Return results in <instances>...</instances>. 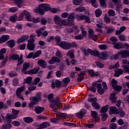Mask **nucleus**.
<instances>
[{
	"label": "nucleus",
	"instance_id": "obj_29",
	"mask_svg": "<svg viewBox=\"0 0 129 129\" xmlns=\"http://www.w3.org/2000/svg\"><path fill=\"white\" fill-rule=\"evenodd\" d=\"M15 119L16 118L14 116L13 114H7L6 117V119L7 120L8 122H11V119Z\"/></svg>",
	"mask_w": 129,
	"mask_h": 129
},
{
	"label": "nucleus",
	"instance_id": "obj_2",
	"mask_svg": "<svg viewBox=\"0 0 129 129\" xmlns=\"http://www.w3.org/2000/svg\"><path fill=\"white\" fill-rule=\"evenodd\" d=\"M30 67V63L29 62H25L23 63V70L21 71V72L24 73V74H37L38 72H39V70H40V68L37 67L36 68H34V69H31L27 72H25L27 71L28 70V68Z\"/></svg>",
	"mask_w": 129,
	"mask_h": 129
},
{
	"label": "nucleus",
	"instance_id": "obj_14",
	"mask_svg": "<svg viewBox=\"0 0 129 129\" xmlns=\"http://www.w3.org/2000/svg\"><path fill=\"white\" fill-rule=\"evenodd\" d=\"M97 89L98 93L99 94H103V93H104V90L102 89V85L101 83L98 84Z\"/></svg>",
	"mask_w": 129,
	"mask_h": 129
},
{
	"label": "nucleus",
	"instance_id": "obj_60",
	"mask_svg": "<svg viewBox=\"0 0 129 129\" xmlns=\"http://www.w3.org/2000/svg\"><path fill=\"white\" fill-rule=\"evenodd\" d=\"M82 0H73V4L76 6H79L81 4Z\"/></svg>",
	"mask_w": 129,
	"mask_h": 129
},
{
	"label": "nucleus",
	"instance_id": "obj_28",
	"mask_svg": "<svg viewBox=\"0 0 129 129\" xmlns=\"http://www.w3.org/2000/svg\"><path fill=\"white\" fill-rule=\"evenodd\" d=\"M112 88L114 89V90H115V91H121V90L122 89V86L113 85Z\"/></svg>",
	"mask_w": 129,
	"mask_h": 129
},
{
	"label": "nucleus",
	"instance_id": "obj_32",
	"mask_svg": "<svg viewBox=\"0 0 129 129\" xmlns=\"http://www.w3.org/2000/svg\"><path fill=\"white\" fill-rule=\"evenodd\" d=\"M23 120L26 122V123H30V122H33V121H34V119L30 117H26L24 118Z\"/></svg>",
	"mask_w": 129,
	"mask_h": 129
},
{
	"label": "nucleus",
	"instance_id": "obj_51",
	"mask_svg": "<svg viewBox=\"0 0 129 129\" xmlns=\"http://www.w3.org/2000/svg\"><path fill=\"white\" fill-rule=\"evenodd\" d=\"M109 17H114L115 16V12L112 10H110L108 12Z\"/></svg>",
	"mask_w": 129,
	"mask_h": 129
},
{
	"label": "nucleus",
	"instance_id": "obj_22",
	"mask_svg": "<svg viewBox=\"0 0 129 129\" xmlns=\"http://www.w3.org/2000/svg\"><path fill=\"white\" fill-rule=\"evenodd\" d=\"M85 74H86L85 72H82L81 73L79 74V75H78L79 77L77 79L78 82H81V81H82V80L84 79V75H85Z\"/></svg>",
	"mask_w": 129,
	"mask_h": 129
},
{
	"label": "nucleus",
	"instance_id": "obj_19",
	"mask_svg": "<svg viewBox=\"0 0 129 129\" xmlns=\"http://www.w3.org/2000/svg\"><path fill=\"white\" fill-rule=\"evenodd\" d=\"M113 45H114V48L115 49H123V44L122 43H113Z\"/></svg>",
	"mask_w": 129,
	"mask_h": 129
},
{
	"label": "nucleus",
	"instance_id": "obj_25",
	"mask_svg": "<svg viewBox=\"0 0 129 129\" xmlns=\"http://www.w3.org/2000/svg\"><path fill=\"white\" fill-rule=\"evenodd\" d=\"M110 111L114 114H118V113H119V111H118V110L116 109V107L114 106L110 107Z\"/></svg>",
	"mask_w": 129,
	"mask_h": 129
},
{
	"label": "nucleus",
	"instance_id": "obj_11",
	"mask_svg": "<svg viewBox=\"0 0 129 129\" xmlns=\"http://www.w3.org/2000/svg\"><path fill=\"white\" fill-rule=\"evenodd\" d=\"M118 55H121L122 58H126L129 56V51L128 50H121L117 53Z\"/></svg>",
	"mask_w": 129,
	"mask_h": 129
},
{
	"label": "nucleus",
	"instance_id": "obj_13",
	"mask_svg": "<svg viewBox=\"0 0 129 129\" xmlns=\"http://www.w3.org/2000/svg\"><path fill=\"white\" fill-rule=\"evenodd\" d=\"M85 114H86V110L82 109L79 113H77V116L79 117V118H83V116H84Z\"/></svg>",
	"mask_w": 129,
	"mask_h": 129
},
{
	"label": "nucleus",
	"instance_id": "obj_43",
	"mask_svg": "<svg viewBox=\"0 0 129 129\" xmlns=\"http://www.w3.org/2000/svg\"><path fill=\"white\" fill-rule=\"evenodd\" d=\"M20 112V111L18 110H16L15 109H12V113L13 114V116H14V118H17L19 115V113Z\"/></svg>",
	"mask_w": 129,
	"mask_h": 129
},
{
	"label": "nucleus",
	"instance_id": "obj_30",
	"mask_svg": "<svg viewBox=\"0 0 129 129\" xmlns=\"http://www.w3.org/2000/svg\"><path fill=\"white\" fill-rule=\"evenodd\" d=\"M92 106L95 108V109H100V104L97 102H94L92 103Z\"/></svg>",
	"mask_w": 129,
	"mask_h": 129
},
{
	"label": "nucleus",
	"instance_id": "obj_61",
	"mask_svg": "<svg viewBox=\"0 0 129 129\" xmlns=\"http://www.w3.org/2000/svg\"><path fill=\"white\" fill-rule=\"evenodd\" d=\"M41 81L40 78L38 77L34 79V82L32 83V85H37L39 82Z\"/></svg>",
	"mask_w": 129,
	"mask_h": 129
},
{
	"label": "nucleus",
	"instance_id": "obj_36",
	"mask_svg": "<svg viewBox=\"0 0 129 129\" xmlns=\"http://www.w3.org/2000/svg\"><path fill=\"white\" fill-rule=\"evenodd\" d=\"M110 99L112 101V103H115L116 100H117V99L115 97V94H111Z\"/></svg>",
	"mask_w": 129,
	"mask_h": 129
},
{
	"label": "nucleus",
	"instance_id": "obj_9",
	"mask_svg": "<svg viewBox=\"0 0 129 129\" xmlns=\"http://www.w3.org/2000/svg\"><path fill=\"white\" fill-rule=\"evenodd\" d=\"M75 19V16H74V14H71L68 18V22L67 23L68 24L69 26H74V22H73V20Z\"/></svg>",
	"mask_w": 129,
	"mask_h": 129
},
{
	"label": "nucleus",
	"instance_id": "obj_56",
	"mask_svg": "<svg viewBox=\"0 0 129 129\" xmlns=\"http://www.w3.org/2000/svg\"><path fill=\"white\" fill-rule=\"evenodd\" d=\"M119 113L121 117H123L125 115V112L123 111V110L121 108L119 109Z\"/></svg>",
	"mask_w": 129,
	"mask_h": 129
},
{
	"label": "nucleus",
	"instance_id": "obj_27",
	"mask_svg": "<svg viewBox=\"0 0 129 129\" xmlns=\"http://www.w3.org/2000/svg\"><path fill=\"white\" fill-rule=\"evenodd\" d=\"M89 52H91V55H93V56H95L96 57H99L100 53L97 51H92L90 49H88Z\"/></svg>",
	"mask_w": 129,
	"mask_h": 129
},
{
	"label": "nucleus",
	"instance_id": "obj_10",
	"mask_svg": "<svg viewBox=\"0 0 129 129\" xmlns=\"http://www.w3.org/2000/svg\"><path fill=\"white\" fill-rule=\"evenodd\" d=\"M61 60L58 58L57 56H52L50 60L48 61L49 64H53L55 63H60Z\"/></svg>",
	"mask_w": 129,
	"mask_h": 129
},
{
	"label": "nucleus",
	"instance_id": "obj_24",
	"mask_svg": "<svg viewBox=\"0 0 129 129\" xmlns=\"http://www.w3.org/2000/svg\"><path fill=\"white\" fill-rule=\"evenodd\" d=\"M28 39H29V36H23L17 40V44L23 43V42H25V41L28 40Z\"/></svg>",
	"mask_w": 129,
	"mask_h": 129
},
{
	"label": "nucleus",
	"instance_id": "obj_63",
	"mask_svg": "<svg viewBox=\"0 0 129 129\" xmlns=\"http://www.w3.org/2000/svg\"><path fill=\"white\" fill-rule=\"evenodd\" d=\"M117 126L116 125V123H112L109 125V127L111 129H116Z\"/></svg>",
	"mask_w": 129,
	"mask_h": 129
},
{
	"label": "nucleus",
	"instance_id": "obj_40",
	"mask_svg": "<svg viewBox=\"0 0 129 129\" xmlns=\"http://www.w3.org/2000/svg\"><path fill=\"white\" fill-rule=\"evenodd\" d=\"M14 4H16L19 8H22L23 5V1L22 0H14Z\"/></svg>",
	"mask_w": 129,
	"mask_h": 129
},
{
	"label": "nucleus",
	"instance_id": "obj_50",
	"mask_svg": "<svg viewBox=\"0 0 129 129\" xmlns=\"http://www.w3.org/2000/svg\"><path fill=\"white\" fill-rule=\"evenodd\" d=\"M35 36L33 35H30V39L28 40V44H35L34 42H35V39H34V37Z\"/></svg>",
	"mask_w": 129,
	"mask_h": 129
},
{
	"label": "nucleus",
	"instance_id": "obj_12",
	"mask_svg": "<svg viewBox=\"0 0 129 129\" xmlns=\"http://www.w3.org/2000/svg\"><path fill=\"white\" fill-rule=\"evenodd\" d=\"M114 4H116V10L117 12H119V9L121 8V6L122 4L121 3V1L119 0H112Z\"/></svg>",
	"mask_w": 129,
	"mask_h": 129
},
{
	"label": "nucleus",
	"instance_id": "obj_54",
	"mask_svg": "<svg viewBox=\"0 0 129 129\" xmlns=\"http://www.w3.org/2000/svg\"><path fill=\"white\" fill-rule=\"evenodd\" d=\"M38 100L41 101L42 99V93L41 92H38L36 94V96H34Z\"/></svg>",
	"mask_w": 129,
	"mask_h": 129
},
{
	"label": "nucleus",
	"instance_id": "obj_39",
	"mask_svg": "<svg viewBox=\"0 0 129 129\" xmlns=\"http://www.w3.org/2000/svg\"><path fill=\"white\" fill-rule=\"evenodd\" d=\"M26 90V86H22L18 88L16 91V93H22L23 91Z\"/></svg>",
	"mask_w": 129,
	"mask_h": 129
},
{
	"label": "nucleus",
	"instance_id": "obj_1",
	"mask_svg": "<svg viewBox=\"0 0 129 129\" xmlns=\"http://www.w3.org/2000/svg\"><path fill=\"white\" fill-rule=\"evenodd\" d=\"M54 98V94L51 93L48 95V100L49 102H51L50 104V108L52 109H58V108H62V103L60 102V98L59 97L55 98V100H53Z\"/></svg>",
	"mask_w": 129,
	"mask_h": 129
},
{
	"label": "nucleus",
	"instance_id": "obj_46",
	"mask_svg": "<svg viewBox=\"0 0 129 129\" xmlns=\"http://www.w3.org/2000/svg\"><path fill=\"white\" fill-rule=\"evenodd\" d=\"M25 18L28 22H32V19H31V14L27 11V13L25 14Z\"/></svg>",
	"mask_w": 129,
	"mask_h": 129
},
{
	"label": "nucleus",
	"instance_id": "obj_31",
	"mask_svg": "<svg viewBox=\"0 0 129 129\" xmlns=\"http://www.w3.org/2000/svg\"><path fill=\"white\" fill-rule=\"evenodd\" d=\"M50 125V123L49 122H44L40 124L38 126L39 127H41L42 128H46V127H48Z\"/></svg>",
	"mask_w": 129,
	"mask_h": 129
},
{
	"label": "nucleus",
	"instance_id": "obj_18",
	"mask_svg": "<svg viewBox=\"0 0 129 129\" xmlns=\"http://www.w3.org/2000/svg\"><path fill=\"white\" fill-rule=\"evenodd\" d=\"M70 82V78H66L62 80V86L63 87H67V85Z\"/></svg>",
	"mask_w": 129,
	"mask_h": 129
},
{
	"label": "nucleus",
	"instance_id": "obj_42",
	"mask_svg": "<svg viewBox=\"0 0 129 129\" xmlns=\"http://www.w3.org/2000/svg\"><path fill=\"white\" fill-rule=\"evenodd\" d=\"M55 84L56 86V88H61V87H63L62 86V83L61 82V81L56 80L55 81Z\"/></svg>",
	"mask_w": 129,
	"mask_h": 129
},
{
	"label": "nucleus",
	"instance_id": "obj_53",
	"mask_svg": "<svg viewBox=\"0 0 129 129\" xmlns=\"http://www.w3.org/2000/svg\"><path fill=\"white\" fill-rule=\"evenodd\" d=\"M95 13L96 17H97V18H99V17L101 16V14H102V12L99 9L96 10Z\"/></svg>",
	"mask_w": 129,
	"mask_h": 129
},
{
	"label": "nucleus",
	"instance_id": "obj_7",
	"mask_svg": "<svg viewBox=\"0 0 129 129\" xmlns=\"http://www.w3.org/2000/svg\"><path fill=\"white\" fill-rule=\"evenodd\" d=\"M30 100L31 101L29 104V106L30 108H33V107H34V106L36 105V104H38V103L39 101L35 97H31L30 98Z\"/></svg>",
	"mask_w": 129,
	"mask_h": 129
},
{
	"label": "nucleus",
	"instance_id": "obj_38",
	"mask_svg": "<svg viewBox=\"0 0 129 129\" xmlns=\"http://www.w3.org/2000/svg\"><path fill=\"white\" fill-rule=\"evenodd\" d=\"M119 67V62H116L114 66L110 65L109 67V69L111 70L112 69H117Z\"/></svg>",
	"mask_w": 129,
	"mask_h": 129
},
{
	"label": "nucleus",
	"instance_id": "obj_64",
	"mask_svg": "<svg viewBox=\"0 0 129 129\" xmlns=\"http://www.w3.org/2000/svg\"><path fill=\"white\" fill-rule=\"evenodd\" d=\"M122 67L124 68V71L129 74V66L123 65Z\"/></svg>",
	"mask_w": 129,
	"mask_h": 129
},
{
	"label": "nucleus",
	"instance_id": "obj_6",
	"mask_svg": "<svg viewBox=\"0 0 129 129\" xmlns=\"http://www.w3.org/2000/svg\"><path fill=\"white\" fill-rule=\"evenodd\" d=\"M91 115L93 117L92 120L93 122H97L99 120V117L98 116V113L95 111H91Z\"/></svg>",
	"mask_w": 129,
	"mask_h": 129
},
{
	"label": "nucleus",
	"instance_id": "obj_45",
	"mask_svg": "<svg viewBox=\"0 0 129 129\" xmlns=\"http://www.w3.org/2000/svg\"><path fill=\"white\" fill-rule=\"evenodd\" d=\"M26 13H27V11L24 10L23 13H21L18 17V21H22L23 20V17L26 16Z\"/></svg>",
	"mask_w": 129,
	"mask_h": 129
},
{
	"label": "nucleus",
	"instance_id": "obj_37",
	"mask_svg": "<svg viewBox=\"0 0 129 129\" xmlns=\"http://www.w3.org/2000/svg\"><path fill=\"white\" fill-rule=\"evenodd\" d=\"M56 116L58 118V119L59 118L60 119H61V118L65 119L66 117H67V114H66L65 113H61L59 114H57Z\"/></svg>",
	"mask_w": 129,
	"mask_h": 129
},
{
	"label": "nucleus",
	"instance_id": "obj_41",
	"mask_svg": "<svg viewBox=\"0 0 129 129\" xmlns=\"http://www.w3.org/2000/svg\"><path fill=\"white\" fill-rule=\"evenodd\" d=\"M33 78L32 77H27L24 81V84H30L32 82V80Z\"/></svg>",
	"mask_w": 129,
	"mask_h": 129
},
{
	"label": "nucleus",
	"instance_id": "obj_17",
	"mask_svg": "<svg viewBox=\"0 0 129 129\" xmlns=\"http://www.w3.org/2000/svg\"><path fill=\"white\" fill-rule=\"evenodd\" d=\"M107 56H108V52L107 51L101 53V54L99 56V59L101 60H105L106 58H107Z\"/></svg>",
	"mask_w": 129,
	"mask_h": 129
},
{
	"label": "nucleus",
	"instance_id": "obj_44",
	"mask_svg": "<svg viewBox=\"0 0 129 129\" xmlns=\"http://www.w3.org/2000/svg\"><path fill=\"white\" fill-rule=\"evenodd\" d=\"M11 60H14V61H18L19 60V58H20V55L18 54H12L11 56Z\"/></svg>",
	"mask_w": 129,
	"mask_h": 129
},
{
	"label": "nucleus",
	"instance_id": "obj_20",
	"mask_svg": "<svg viewBox=\"0 0 129 129\" xmlns=\"http://www.w3.org/2000/svg\"><path fill=\"white\" fill-rule=\"evenodd\" d=\"M123 74V70L121 69H119L115 71V74L114 76L115 77H119V75Z\"/></svg>",
	"mask_w": 129,
	"mask_h": 129
},
{
	"label": "nucleus",
	"instance_id": "obj_57",
	"mask_svg": "<svg viewBox=\"0 0 129 129\" xmlns=\"http://www.w3.org/2000/svg\"><path fill=\"white\" fill-rule=\"evenodd\" d=\"M101 116H102L101 120L102 121H105V120H106L108 116L106 113L101 114Z\"/></svg>",
	"mask_w": 129,
	"mask_h": 129
},
{
	"label": "nucleus",
	"instance_id": "obj_58",
	"mask_svg": "<svg viewBox=\"0 0 129 129\" xmlns=\"http://www.w3.org/2000/svg\"><path fill=\"white\" fill-rule=\"evenodd\" d=\"M84 18H85V15H76V18L77 19V20H79V21H83V20H84Z\"/></svg>",
	"mask_w": 129,
	"mask_h": 129
},
{
	"label": "nucleus",
	"instance_id": "obj_23",
	"mask_svg": "<svg viewBox=\"0 0 129 129\" xmlns=\"http://www.w3.org/2000/svg\"><path fill=\"white\" fill-rule=\"evenodd\" d=\"M38 64L42 68H45V66L47 65V62L44 59H39L38 60Z\"/></svg>",
	"mask_w": 129,
	"mask_h": 129
},
{
	"label": "nucleus",
	"instance_id": "obj_5",
	"mask_svg": "<svg viewBox=\"0 0 129 129\" xmlns=\"http://www.w3.org/2000/svg\"><path fill=\"white\" fill-rule=\"evenodd\" d=\"M89 38L93 41H97V35H94V31L92 28H89L88 30Z\"/></svg>",
	"mask_w": 129,
	"mask_h": 129
},
{
	"label": "nucleus",
	"instance_id": "obj_3",
	"mask_svg": "<svg viewBox=\"0 0 129 129\" xmlns=\"http://www.w3.org/2000/svg\"><path fill=\"white\" fill-rule=\"evenodd\" d=\"M51 6L49 4H42L39 5L38 8L35 9V13H38L39 15H44L45 12H48L50 11Z\"/></svg>",
	"mask_w": 129,
	"mask_h": 129
},
{
	"label": "nucleus",
	"instance_id": "obj_26",
	"mask_svg": "<svg viewBox=\"0 0 129 129\" xmlns=\"http://www.w3.org/2000/svg\"><path fill=\"white\" fill-rule=\"evenodd\" d=\"M98 85V84L96 83H93L92 85V86L89 88V90H90L93 92H96V88H95V87H96V86L97 87Z\"/></svg>",
	"mask_w": 129,
	"mask_h": 129
},
{
	"label": "nucleus",
	"instance_id": "obj_4",
	"mask_svg": "<svg viewBox=\"0 0 129 129\" xmlns=\"http://www.w3.org/2000/svg\"><path fill=\"white\" fill-rule=\"evenodd\" d=\"M54 21L55 24L57 25V26H59V27H62V26H68L67 21L65 20L61 19L57 15L54 17Z\"/></svg>",
	"mask_w": 129,
	"mask_h": 129
},
{
	"label": "nucleus",
	"instance_id": "obj_15",
	"mask_svg": "<svg viewBox=\"0 0 129 129\" xmlns=\"http://www.w3.org/2000/svg\"><path fill=\"white\" fill-rule=\"evenodd\" d=\"M44 110H45V108L43 107H39V106L35 107V112L38 114H39L40 113H42V112H43Z\"/></svg>",
	"mask_w": 129,
	"mask_h": 129
},
{
	"label": "nucleus",
	"instance_id": "obj_62",
	"mask_svg": "<svg viewBox=\"0 0 129 129\" xmlns=\"http://www.w3.org/2000/svg\"><path fill=\"white\" fill-rule=\"evenodd\" d=\"M76 11L77 12H81L82 13H83V12H84L85 11V8H84V7L77 8L76 9Z\"/></svg>",
	"mask_w": 129,
	"mask_h": 129
},
{
	"label": "nucleus",
	"instance_id": "obj_49",
	"mask_svg": "<svg viewBox=\"0 0 129 129\" xmlns=\"http://www.w3.org/2000/svg\"><path fill=\"white\" fill-rule=\"evenodd\" d=\"M12 127V125L11 124L6 123L2 125L1 128L2 129H10Z\"/></svg>",
	"mask_w": 129,
	"mask_h": 129
},
{
	"label": "nucleus",
	"instance_id": "obj_52",
	"mask_svg": "<svg viewBox=\"0 0 129 129\" xmlns=\"http://www.w3.org/2000/svg\"><path fill=\"white\" fill-rule=\"evenodd\" d=\"M71 48H77V43L74 42L73 43L69 42V49Z\"/></svg>",
	"mask_w": 129,
	"mask_h": 129
},
{
	"label": "nucleus",
	"instance_id": "obj_48",
	"mask_svg": "<svg viewBox=\"0 0 129 129\" xmlns=\"http://www.w3.org/2000/svg\"><path fill=\"white\" fill-rule=\"evenodd\" d=\"M42 54V50H38L33 56V59H35V58H37L39 57L40 55Z\"/></svg>",
	"mask_w": 129,
	"mask_h": 129
},
{
	"label": "nucleus",
	"instance_id": "obj_33",
	"mask_svg": "<svg viewBox=\"0 0 129 129\" xmlns=\"http://www.w3.org/2000/svg\"><path fill=\"white\" fill-rule=\"evenodd\" d=\"M7 44L10 48H14V47H15L16 43L15 42V41H14V40H11L8 41L7 42Z\"/></svg>",
	"mask_w": 129,
	"mask_h": 129
},
{
	"label": "nucleus",
	"instance_id": "obj_21",
	"mask_svg": "<svg viewBox=\"0 0 129 129\" xmlns=\"http://www.w3.org/2000/svg\"><path fill=\"white\" fill-rule=\"evenodd\" d=\"M109 108V105H106V106L102 107L100 109V112L102 113V114L106 113Z\"/></svg>",
	"mask_w": 129,
	"mask_h": 129
},
{
	"label": "nucleus",
	"instance_id": "obj_35",
	"mask_svg": "<svg viewBox=\"0 0 129 129\" xmlns=\"http://www.w3.org/2000/svg\"><path fill=\"white\" fill-rule=\"evenodd\" d=\"M18 63L17 66H21L22 64L24 63V60H23V55H20L19 57L18 60H17Z\"/></svg>",
	"mask_w": 129,
	"mask_h": 129
},
{
	"label": "nucleus",
	"instance_id": "obj_47",
	"mask_svg": "<svg viewBox=\"0 0 129 129\" xmlns=\"http://www.w3.org/2000/svg\"><path fill=\"white\" fill-rule=\"evenodd\" d=\"M54 40L56 43L57 46H58L60 43H61V38L59 36H56L54 38Z\"/></svg>",
	"mask_w": 129,
	"mask_h": 129
},
{
	"label": "nucleus",
	"instance_id": "obj_8",
	"mask_svg": "<svg viewBox=\"0 0 129 129\" xmlns=\"http://www.w3.org/2000/svg\"><path fill=\"white\" fill-rule=\"evenodd\" d=\"M63 50H69V42L67 41H61L58 45Z\"/></svg>",
	"mask_w": 129,
	"mask_h": 129
},
{
	"label": "nucleus",
	"instance_id": "obj_34",
	"mask_svg": "<svg viewBox=\"0 0 129 129\" xmlns=\"http://www.w3.org/2000/svg\"><path fill=\"white\" fill-rule=\"evenodd\" d=\"M35 46L36 44L28 43L27 47L30 51H33L35 49Z\"/></svg>",
	"mask_w": 129,
	"mask_h": 129
},
{
	"label": "nucleus",
	"instance_id": "obj_16",
	"mask_svg": "<svg viewBox=\"0 0 129 129\" xmlns=\"http://www.w3.org/2000/svg\"><path fill=\"white\" fill-rule=\"evenodd\" d=\"M9 39H10V36L3 35L1 36V38H0V44H3V43H5V42H7Z\"/></svg>",
	"mask_w": 129,
	"mask_h": 129
},
{
	"label": "nucleus",
	"instance_id": "obj_55",
	"mask_svg": "<svg viewBox=\"0 0 129 129\" xmlns=\"http://www.w3.org/2000/svg\"><path fill=\"white\" fill-rule=\"evenodd\" d=\"M8 107V105H5L4 102H0V110L3 109V108H4V109H7Z\"/></svg>",
	"mask_w": 129,
	"mask_h": 129
},
{
	"label": "nucleus",
	"instance_id": "obj_59",
	"mask_svg": "<svg viewBox=\"0 0 129 129\" xmlns=\"http://www.w3.org/2000/svg\"><path fill=\"white\" fill-rule=\"evenodd\" d=\"M104 20L105 21L106 24H109V23H110V22H111L110 18L109 17H108V16H107V15H105Z\"/></svg>",
	"mask_w": 129,
	"mask_h": 129
}]
</instances>
